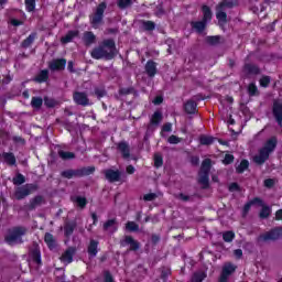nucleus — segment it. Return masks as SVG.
Instances as JSON below:
<instances>
[{"instance_id":"nucleus-41","label":"nucleus","mask_w":282,"mask_h":282,"mask_svg":"<svg viewBox=\"0 0 282 282\" xmlns=\"http://www.w3.org/2000/svg\"><path fill=\"white\" fill-rule=\"evenodd\" d=\"M62 175H63V177H66L67 180H72V177H76V175H78V172L68 170V171L62 172Z\"/></svg>"},{"instance_id":"nucleus-11","label":"nucleus","mask_w":282,"mask_h":282,"mask_svg":"<svg viewBox=\"0 0 282 282\" xmlns=\"http://www.w3.org/2000/svg\"><path fill=\"white\" fill-rule=\"evenodd\" d=\"M67 61L65 59H54L50 63V69H52V72H58L61 69H65Z\"/></svg>"},{"instance_id":"nucleus-33","label":"nucleus","mask_w":282,"mask_h":282,"mask_svg":"<svg viewBox=\"0 0 282 282\" xmlns=\"http://www.w3.org/2000/svg\"><path fill=\"white\" fill-rule=\"evenodd\" d=\"M245 73L246 74H259V67L252 64H247L245 66Z\"/></svg>"},{"instance_id":"nucleus-25","label":"nucleus","mask_w":282,"mask_h":282,"mask_svg":"<svg viewBox=\"0 0 282 282\" xmlns=\"http://www.w3.org/2000/svg\"><path fill=\"white\" fill-rule=\"evenodd\" d=\"M161 122H162V112L155 111L151 117L150 123L158 127V124H160Z\"/></svg>"},{"instance_id":"nucleus-59","label":"nucleus","mask_w":282,"mask_h":282,"mask_svg":"<svg viewBox=\"0 0 282 282\" xmlns=\"http://www.w3.org/2000/svg\"><path fill=\"white\" fill-rule=\"evenodd\" d=\"M264 186H265L267 188H272V186H274V180H272V178L265 180V181H264Z\"/></svg>"},{"instance_id":"nucleus-57","label":"nucleus","mask_w":282,"mask_h":282,"mask_svg":"<svg viewBox=\"0 0 282 282\" xmlns=\"http://www.w3.org/2000/svg\"><path fill=\"white\" fill-rule=\"evenodd\" d=\"M44 105H46V107H55L56 101L54 99L44 98Z\"/></svg>"},{"instance_id":"nucleus-50","label":"nucleus","mask_w":282,"mask_h":282,"mask_svg":"<svg viewBox=\"0 0 282 282\" xmlns=\"http://www.w3.org/2000/svg\"><path fill=\"white\" fill-rule=\"evenodd\" d=\"M33 259H34L35 263H37V265H41V251L35 250L33 252Z\"/></svg>"},{"instance_id":"nucleus-64","label":"nucleus","mask_w":282,"mask_h":282,"mask_svg":"<svg viewBox=\"0 0 282 282\" xmlns=\"http://www.w3.org/2000/svg\"><path fill=\"white\" fill-rule=\"evenodd\" d=\"M275 219H278V220H281V219H282V209H279V210L275 213Z\"/></svg>"},{"instance_id":"nucleus-12","label":"nucleus","mask_w":282,"mask_h":282,"mask_svg":"<svg viewBox=\"0 0 282 282\" xmlns=\"http://www.w3.org/2000/svg\"><path fill=\"white\" fill-rule=\"evenodd\" d=\"M74 100L77 105H82L84 107H87V105H89V99L87 98V95L85 93H75Z\"/></svg>"},{"instance_id":"nucleus-37","label":"nucleus","mask_w":282,"mask_h":282,"mask_svg":"<svg viewBox=\"0 0 282 282\" xmlns=\"http://www.w3.org/2000/svg\"><path fill=\"white\" fill-rule=\"evenodd\" d=\"M204 279H206V273L204 272H196L192 276L193 282H202Z\"/></svg>"},{"instance_id":"nucleus-23","label":"nucleus","mask_w":282,"mask_h":282,"mask_svg":"<svg viewBox=\"0 0 282 282\" xmlns=\"http://www.w3.org/2000/svg\"><path fill=\"white\" fill-rule=\"evenodd\" d=\"M185 111L186 113H195L197 111V104L193 100H188L185 104Z\"/></svg>"},{"instance_id":"nucleus-51","label":"nucleus","mask_w":282,"mask_h":282,"mask_svg":"<svg viewBox=\"0 0 282 282\" xmlns=\"http://www.w3.org/2000/svg\"><path fill=\"white\" fill-rule=\"evenodd\" d=\"M158 195L155 193L145 194L143 196L144 202H153Z\"/></svg>"},{"instance_id":"nucleus-58","label":"nucleus","mask_w":282,"mask_h":282,"mask_svg":"<svg viewBox=\"0 0 282 282\" xmlns=\"http://www.w3.org/2000/svg\"><path fill=\"white\" fill-rule=\"evenodd\" d=\"M248 91L250 96H254V94H257V86L254 84H250L248 87Z\"/></svg>"},{"instance_id":"nucleus-9","label":"nucleus","mask_w":282,"mask_h":282,"mask_svg":"<svg viewBox=\"0 0 282 282\" xmlns=\"http://www.w3.org/2000/svg\"><path fill=\"white\" fill-rule=\"evenodd\" d=\"M235 270H237L236 265H234L232 263H225V265L223 267V272L219 278V281L220 282L228 281V276H230V274H232V272H235Z\"/></svg>"},{"instance_id":"nucleus-45","label":"nucleus","mask_w":282,"mask_h":282,"mask_svg":"<svg viewBox=\"0 0 282 282\" xmlns=\"http://www.w3.org/2000/svg\"><path fill=\"white\" fill-rule=\"evenodd\" d=\"M77 206H79V208H85V206H87V199L85 197H80L78 196L76 199H75Z\"/></svg>"},{"instance_id":"nucleus-2","label":"nucleus","mask_w":282,"mask_h":282,"mask_svg":"<svg viewBox=\"0 0 282 282\" xmlns=\"http://www.w3.org/2000/svg\"><path fill=\"white\" fill-rule=\"evenodd\" d=\"M278 140L276 137H272L265 141L263 147L258 151V153L253 156V162L256 164H265L270 159V154L274 153V149H276Z\"/></svg>"},{"instance_id":"nucleus-36","label":"nucleus","mask_w":282,"mask_h":282,"mask_svg":"<svg viewBox=\"0 0 282 282\" xmlns=\"http://www.w3.org/2000/svg\"><path fill=\"white\" fill-rule=\"evenodd\" d=\"M34 39H36V34L32 33L29 35L22 43L24 47H30L32 43H34Z\"/></svg>"},{"instance_id":"nucleus-49","label":"nucleus","mask_w":282,"mask_h":282,"mask_svg":"<svg viewBox=\"0 0 282 282\" xmlns=\"http://www.w3.org/2000/svg\"><path fill=\"white\" fill-rule=\"evenodd\" d=\"M64 230H65L66 237H69V235H72V232H74V225L67 224V225L64 227Z\"/></svg>"},{"instance_id":"nucleus-28","label":"nucleus","mask_w":282,"mask_h":282,"mask_svg":"<svg viewBox=\"0 0 282 282\" xmlns=\"http://www.w3.org/2000/svg\"><path fill=\"white\" fill-rule=\"evenodd\" d=\"M271 213H272V208H270L265 205H262V209L260 212V218L268 219V217H270Z\"/></svg>"},{"instance_id":"nucleus-21","label":"nucleus","mask_w":282,"mask_h":282,"mask_svg":"<svg viewBox=\"0 0 282 282\" xmlns=\"http://www.w3.org/2000/svg\"><path fill=\"white\" fill-rule=\"evenodd\" d=\"M213 19V11L208 6H203V21L208 23Z\"/></svg>"},{"instance_id":"nucleus-35","label":"nucleus","mask_w":282,"mask_h":282,"mask_svg":"<svg viewBox=\"0 0 282 282\" xmlns=\"http://www.w3.org/2000/svg\"><path fill=\"white\" fill-rule=\"evenodd\" d=\"M199 142L200 144H204V145L213 144V142H215V138L208 137V135H202L199 138Z\"/></svg>"},{"instance_id":"nucleus-14","label":"nucleus","mask_w":282,"mask_h":282,"mask_svg":"<svg viewBox=\"0 0 282 282\" xmlns=\"http://www.w3.org/2000/svg\"><path fill=\"white\" fill-rule=\"evenodd\" d=\"M122 246H130V250H138L140 245L135 241L131 236H127L124 240L121 242Z\"/></svg>"},{"instance_id":"nucleus-27","label":"nucleus","mask_w":282,"mask_h":282,"mask_svg":"<svg viewBox=\"0 0 282 282\" xmlns=\"http://www.w3.org/2000/svg\"><path fill=\"white\" fill-rule=\"evenodd\" d=\"M58 155L62 160H74V158H76V154H74V152H67L63 150L58 151Z\"/></svg>"},{"instance_id":"nucleus-55","label":"nucleus","mask_w":282,"mask_h":282,"mask_svg":"<svg viewBox=\"0 0 282 282\" xmlns=\"http://www.w3.org/2000/svg\"><path fill=\"white\" fill-rule=\"evenodd\" d=\"M260 85H261V87H268V85H270V78L268 76H263L260 79Z\"/></svg>"},{"instance_id":"nucleus-20","label":"nucleus","mask_w":282,"mask_h":282,"mask_svg":"<svg viewBox=\"0 0 282 282\" xmlns=\"http://www.w3.org/2000/svg\"><path fill=\"white\" fill-rule=\"evenodd\" d=\"M83 41L86 45H94L96 43V35L93 32H85Z\"/></svg>"},{"instance_id":"nucleus-31","label":"nucleus","mask_w":282,"mask_h":282,"mask_svg":"<svg viewBox=\"0 0 282 282\" xmlns=\"http://www.w3.org/2000/svg\"><path fill=\"white\" fill-rule=\"evenodd\" d=\"M31 106L34 109H41V107H43V98L41 97H33L31 100Z\"/></svg>"},{"instance_id":"nucleus-13","label":"nucleus","mask_w":282,"mask_h":282,"mask_svg":"<svg viewBox=\"0 0 282 282\" xmlns=\"http://www.w3.org/2000/svg\"><path fill=\"white\" fill-rule=\"evenodd\" d=\"M145 72H147L148 76H150V77L155 76V74H158V66H156L155 62L149 61L145 64Z\"/></svg>"},{"instance_id":"nucleus-16","label":"nucleus","mask_w":282,"mask_h":282,"mask_svg":"<svg viewBox=\"0 0 282 282\" xmlns=\"http://www.w3.org/2000/svg\"><path fill=\"white\" fill-rule=\"evenodd\" d=\"M76 36H78V31H69L65 36L61 39V43H63V45L72 43Z\"/></svg>"},{"instance_id":"nucleus-10","label":"nucleus","mask_w":282,"mask_h":282,"mask_svg":"<svg viewBox=\"0 0 282 282\" xmlns=\"http://www.w3.org/2000/svg\"><path fill=\"white\" fill-rule=\"evenodd\" d=\"M273 116L276 122L282 126V104L281 101H274L273 104Z\"/></svg>"},{"instance_id":"nucleus-53","label":"nucleus","mask_w":282,"mask_h":282,"mask_svg":"<svg viewBox=\"0 0 282 282\" xmlns=\"http://www.w3.org/2000/svg\"><path fill=\"white\" fill-rule=\"evenodd\" d=\"M96 171L95 167H86L80 171V175H91Z\"/></svg>"},{"instance_id":"nucleus-52","label":"nucleus","mask_w":282,"mask_h":282,"mask_svg":"<svg viewBox=\"0 0 282 282\" xmlns=\"http://www.w3.org/2000/svg\"><path fill=\"white\" fill-rule=\"evenodd\" d=\"M207 42L209 45H217L219 43V36H209L207 37Z\"/></svg>"},{"instance_id":"nucleus-26","label":"nucleus","mask_w":282,"mask_h":282,"mask_svg":"<svg viewBox=\"0 0 282 282\" xmlns=\"http://www.w3.org/2000/svg\"><path fill=\"white\" fill-rule=\"evenodd\" d=\"M104 229L109 230L110 232H116V230H118V225H116V220L111 219L105 223Z\"/></svg>"},{"instance_id":"nucleus-63","label":"nucleus","mask_w":282,"mask_h":282,"mask_svg":"<svg viewBox=\"0 0 282 282\" xmlns=\"http://www.w3.org/2000/svg\"><path fill=\"white\" fill-rule=\"evenodd\" d=\"M163 100L164 99L162 98V96H158V97L154 98L153 104L154 105H162Z\"/></svg>"},{"instance_id":"nucleus-32","label":"nucleus","mask_w":282,"mask_h":282,"mask_svg":"<svg viewBox=\"0 0 282 282\" xmlns=\"http://www.w3.org/2000/svg\"><path fill=\"white\" fill-rule=\"evenodd\" d=\"M139 229L140 227L138 224H135V221H128L126 224V230H129V232H138Z\"/></svg>"},{"instance_id":"nucleus-47","label":"nucleus","mask_w":282,"mask_h":282,"mask_svg":"<svg viewBox=\"0 0 282 282\" xmlns=\"http://www.w3.org/2000/svg\"><path fill=\"white\" fill-rule=\"evenodd\" d=\"M43 202V197L36 196L31 200V208H35V206H39Z\"/></svg>"},{"instance_id":"nucleus-38","label":"nucleus","mask_w":282,"mask_h":282,"mask_svg":"<svg viewBox=\"0 0 282 282\" xmlns=\"http://www.w3.org/2000/svg\"><path fill=\"white\" fill-rule=\"evenodd\" d=\"M25 8L28 12H34V8H36V1L35 0H25Z\"/></svg>"},{"instance_id":"nucleus-7","label":"nucleus","mask_w":282,"mask_h":282,"mask_svg":"<svg viewBox=\"0 0 282 282\" xmlns=\"http://www.w3.org/2000/svg\"><path fill=\"white\" fill-rule=\"evenodd\" d=\"M282 237V228L276 227L260 236V241H276Z\"/></svg>"},{"instance_id":"nucleus-19","label":"nucleus","mask_w":282,"mask_h":282,"mask_svg":"<svg viewBox=\"0 0 282 282\" xmlns=\"http://www.w3.org/2000/svg\"><path fill=\"white\" fill-rule=\"evenodd\" d=\"M88 254L89 257H96V254H98V241L90 240L88 246Z\"/></svg>"},{"instance_id":"nucleus-4","label":"nucleus","mask_w":282,"mask_h":282,"mask_svg":"<svg viewBox=\"0 0 282 282\" xmlns=\"http://www.w3.org/2000/svg\"><path fill=\"white\" fill-rule=\"evenodd\" d=\"M234 6H235V2H232L231 0H224L218 4L216 18L218 20V25H220V28H224V25H226L228 21L227 20L228 15L226 14V10H228V8H232Z\"/></svg>"},{"instance_id":"nucleus-60","label":"nucleus","mask_w":282,"mask_h":282,"mask_svg":"<svg viewBox=\"0 0 282 282\" xmlns=\"http://www.w3.org/2000/svg\"><path fill=\"white\" fill-rule=\"evenodd\" d=\"M162 131H165V132H171V131H173V124H171V123H165L164 126H163V128H162Z\"/></svg>"},{"instance_id":"nucleus-30","label":"nucleus","mask_w":282,"mask_h":282,"mask_svg":"<svg viewBox=\"0 0 282 282\" xmlns=\"http://www.w3.org/2000/svg\"><path fill=\"white\" fill-rule=\"evenodd\" d=\"M206 23L208 22H205L204 20L199 22H193L192 26L194 28V30H196V32L202 33V31L206 29Z\"/></svg>"},{"instance_id":"nucleus-34","label":"nucleus","mask_w":282,"mask_h":282,"mask_svg":"<svg viewBox=\"0 0 282 282\" xmlns=\"http://www.w3.org/2000/svg\"><path fill=\"white\" fill-rule=\"evenodd\" d=\"M252 204H259L260 206H263V202L261 199L254 198L253 200L245 205V208H243L245 213H248L250 210V208L252 207Z\"/></svg>"},{"instance_id":"nucleus-1","label":"nucleus","mask_w":282,"mask_h":282,"mask_svg":"<svg viewBox=\"0 0 282 282\" xmlns=\"http://www.w3.org/2000/svg\"><path fill=\"white\" fill-rule=\"evenodd\" d=\"M90 55L95 61H100L102 58L111 61V58L116 56V42H113V40H105L104 43L93 48Z\"/></svg>"},{"instance_id":"nucleus-18","label":"nucleus","mask_w":282,"mask_h":282,"mask_svg":"<svg viewBox=\"0 0 282 282\" xmlns=\"http://www.w3.org/2000/svg\"><path fill=\"white\" fill-rule=\"evenodd\" d=\"M63 263H72L74 261V249H68L61 257Z\"/></svg>"},{"instance_id":"nucleus-54","label":"nucleus","mask_w":282,"mask_h":282,"mask_svg":"<svg viewBox=\"0 0 282 282\" xmlns=\"http://www.w3.org/2000/svg\"><path fill=\"white\" fill-rule=\"evenodd\" d=\"M104 282H116V281H113V276H111V273H109L108 271H105Z\"/></svg>"},{"instance_id":"nucleus-44","label":"nucleus","mask_w":282,"mask_h":282,"mask_svg":"<svg viewBox=\"0 0 282 282\" xmlns=\"http://www.w3.org/2000/svg\"><path fill=\"white\" fill-rule=\"evenodd\" d=\"M167 142L170 144H180V142H182V139H180V137L172 134L169 137Z\"/></svg>"},{"instance_id":"nucleus-40","label":"nucleus","mask_w":282,"mask_h":282,"mask_svg":"<svg viewBox=\"0 0 282 282\" xmlns=\"http://www.w3.org/2000/svg\"><path fill=\"white\" fill-rule=\"evenodd\" d=\"M223 239H224V241H226L227 243H230V241H232V239H235V232H232V231H226L225 234H223Z\"/></svg>"},{"instance_id":"nucleus-6","label":"nucleus","mask_w":282,"mask_h":282,"mask_svg":"<svg viewBox=\"0 0 282 282\" xmlns=\"http://www.w3.org/2000/svg\"><path fill=\"white\" fill-rule=\"evenodd\" d=\"M105 10H107V4L105 2H101L95 12V14L90 18V23L93 28L97 29L100 26V23H102V14H105Z\"/></svg>"},{"instance_id":"nucleus-22","label":"nucleus","mask_w":282,"mask_h":282,"mask_svg":"<svg viewBox=\"0 0 282 282\" xmlns=\"http://www.w3.org/2000/svg\"><path fill=\"white\" fill-rule=\"evenodd\" d=\"M2 159L4 160V162H7V164H10L11 166H14V164H17V158H14V154L12 153L4 152L2 154Z\"/></svg>"},{"instance_id":"nucleus-3","label":"nucleus","mask_w":282,"mask_h":282,"mask_svg":"<svg viewBox=\"0 0 282 282\" xmlns=\"http://www.w3.org/2000/svg\"><path fill=\"white\" fill-rule=\"evenodd\" d=\"M25 232H28L26 228L23 227H14L10 229L6 236V241L9 246H15V243H23V238Z\"/></svg>"},{"instance_id":"nucleus-8","label":"nucleus","mask_w":282,"mask_h":282,"mask_svg":"<svg viewBox=\"0 0 282 282\" xmlns=\"http://www.w3.org/2000/svg\"><path fill=\"white\" fill-rule=\"evenodd\" d=\"M35 188L36 187L34 185H24L22 187H18L15 189L14 197L15 199H25V197H28L32 191H35Z\"/></svg>"},{"instance_id":"nucleus-39","label":"nucleus","mask_w":282,"mask_h":282,"mask_svg":"<svg viewBox=\"0 0 282 282\" xmlns=\"http://www.w3.org/2000/svg\"><path fill=\"white\" fill-rule=\"evenodd\" d=\"M249 165L250 163L248 161H241L240 164L237 166V173H243V171H246V169H248Z\"/></svg>"},{"instance_id":"nucleus-43","label":"nucleus","mask_w":282,"mask_h":282,"mask_svg":"<svg viewBox=\"0 0 282 282\" xmlns=\"http://www.w3.org/2000/svg\"><path fill=\"white\" fill-rule=\"evenodd\" d=\"M162 164H164V160L162 159L161 154H154V166L156 169H160V166H162Z\"/></svg>"},{"instance_id":"nucleus-46","label":"nucleus","mask_w":282,"mask_h":282,"mask_svg":"<svg viewBox=\"0 0 282 282\" xmlns=\"http://www.w3.org/2000/svg\"><path fill=\"white\" fill-rule=\"evenodd\" d=\"M143 28L148 31L155 30V23H153L152 21H145L143 22Z\"/></svg>"},{"instance_id":"nucleus-24","label":"nucleus","mask_w":282,"mask_h":282,"mask_svg":"<svg viewBox=\"0 0 282 282\" xmlns=\"http://www.w3.org/2000/svg\"><path fill=\"white\" fill-rule=\"evenodd\" d=\"M118 150L120 151V153H122L123 158H129V144H127V142H120L118 144Z\"/></svg>"},{"instance_id":"nucleus-42","label":"nucleus","mask_w":282,"mask_h":282,"mask_svg":"<svg viewBox=\"0 0 282 282\" xmlns=\"http://www.w3.org/2000/svg\"><path fill=\"white\" fill-rule=\"evenodd\" d=\"M13 184H15L17 186H21V184H25V176H23L22 174H18L13 178Z\"/></svg>"},{"instance_id":"nucleus-29","label":"nucleus","mask_w":282,"mask_h":282,"mask_svg":"<svg viewBox=\"0 0 282 282\" xmlns=\"http://www.w3.org/2000/svg\"><path fill=\"white\" fill-rule=\"evenodd\" d=\"M50 77V73L47 70H42L36 77L35 82L36 83H45L47 78Z\"/></svg>"},{"instance_id":"nucleus-61","label":"nucleus","mask_w":282,"mask_h":282,"mask_svg":"<svg viewBox=\"0 0 282 282\" xmlns=\"http://www.w3.org/2000/svg\"><path fill=\"white\" fill-rule=\"evenodd\" d=\"M234 254L237 257V259H241V257H243V251L241 249H236Z\"/></svg>"},{"instance_id":"nucleus-56","label":"nucleus","mask_w":282,"mask_h":282,"mask_svg":"<svg viewBox=\"0 0 282 282\" xmlns=\"http://www.w3.org/2000/svg\"><path fill=\"white\" fill-rule=\"evenodd\" d=\"M235 156H232L231 154H227L225 155V159L223 160V164H231V162H234Z\"/></svg>"},{"instance_id":"nucleus-15","label":"nucleus","mask_w":282,"mask_h":282,"mask_svg":"<svg viewBox=\"0 0 282 282\" xmlns=\"http://www.w3.org/2000/svg\"><path fill=\"white\" fill-rule=\"evenodd\" d=\"M106 178L109 182H118L120 180V172L119 171H113V170H107L105 172Z\"/></svg>"},{"instance_id":"nucleus-5","label":"nucleus","mask_w":282,"mask_h":282,"mask_svg":"<svg viewBox=\"0 0 282 282\" xmlns=\"http://www.w3.org/2000/svg\"><path fill=\"white\" fill-rule=\"evenodd\" d=\"M210 173V159L203 161L199 172L198 182L202 184L203 188H208V174Z\"/></svg>"},{"instance_id":"nucleus-62","label":"nucleus","mask_w":282,"mask_h":282,"mask_svg":"<svg viewBox=\"0 0 282 282\" xmlns=\"http://www.w3.org/2000/svg\"><path fill=\"white\" fill-rule=\"evenodd\" d=\"M229 191L232 193L235 191H239V185L237 183H232L229 185Z\"/></svg>"},{"instance_id":"nucleus-17","label":"nucleus","mask_w":282,"mask_h":282,"mask_svg":"<svg viewBox=\"0 0 282 282\" xmlns=\"http://www.w3.org/2000/svg\"><path fill=\"white\" fill-rule=\"evenodd\" d=\"M44 241L50 250H54V248H56V239L52 234H45Z\"/></svg>"},{"instance_id":"nucleus-48","label":"nucleus","mask_w":282,"mask_h":282,"mask_svg":"<svg viewBox=\"0 0 282 282\" xmlns=\"http://www.w3.org/2000/svg\"><path fill=\"white\" fill-rule=\"evenodd\" d=\"M131 6V0H119L118 7L121 9L129 8Z\"/></svg>"}]
</instances>
